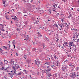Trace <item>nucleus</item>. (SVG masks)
Returning a JSON list of instances; mask_svg holds the SVG:
<instances>
[{"label":"nucleus","instance_id":"obj_1","mask_svg":"<svg viewBox=\"0 0 79 79\" xmlns=\"http://www.w3.org/2000/svg\"><path fill=\"white\" fill-rule=\"evenodd\" d=\"M69 45L71 46H72L73 47H75V48H76V46H74V44H73V41L72 42H69Z\"/></svg>","mask_w":79,"mask_h":79},{"label":"nucleus","instance_id":"obj_2","mask_svg":"<svg viewBox=\"0 0 79 79\" xmlns=\"http://www.w3.org/2000/svg\"><path fill=\"white\" fill-rule=\"evenodd\" d=\"M11 69L10 67H7L6 69H4V71H6L7 72H9Z\"/></svg>","mask_w":79,"mask_h":79},{"label":"nucleus","instance_id":"obj_3","mask_svg":"<svg viewBox=\"0 0 79 79\" xmlns=\"http://www.w3.org/2000/svg\"><path fill=\"white\" fill-rule=\"evenodd\" d=\"M12 69L14 70V73L15 74H16V76H18V74L16 73V70H17V69H16V67H12Z\"/></svg>","mask_w":79,"mask_h":79},{"label":"nucleus","instance_id":"obj_4","mask_svg":"<svg viewBox=\"0 0 79 79\" xmlns=\"http://www.w3.org/2000/svg\"><path fill=\"white\" fill-rule=\"evenodd\" d=\"M10 48L9 47L8 48L7 47H6L5 46H3V48L5 49V50H7V51H8V52H9V51H10Z\"/></svg>","mask_w":79,"mask_h":79},{"label":"nucleus","instance_id":"obj_5","mask_svg":"<svg viewBox=\"0 0 79 79\" xmlns=\"http://www.w3.org/2000/svg\"><path fill=\"white\" fill-rule=\"evenodd\" d=\"M60 71L61 73H66V69H64L63 67H62L61 69H60Z\"/></svg>","mask_w":79,"mask_h":79},{"label":"nucleus","instance_id":"obj_6","mask_svg":"<svg viewBox=\"0 0 79 79\" xmlns=\"http://www.w3.org/2000/svg\"><path fill=\"white\" fill-rule=\"evenodd\" d=\"M13 19H14L15 21V23L16 24L18 23V20L17 19V18H12Z\"/></svg>","mask_w":79,"mask_h":79},{"label":"nucleus","instance_id":"obj_7","mask_svg":"<svg viewBox=\"0 0 79 79\" xmlns=\"http://www.w3.org/2000/svg\"><path fill=\"white\" fill-rule=\"evenodd\" d=\"M64 23H61L60 25V26L61 28V29H63L64 28Z\"/></svg>","mask_w":79,"mask_h":79},{"label":"nucleus","instance_id":"obj_8","mask_svg":"<svg viewBox=\"0 0 79 79\" xmlns=\"http://www.w3.org/2000/svg\"><path fill=\"white\" fill-rule=\"evenodd\" d=\"M52 9V10L54 11H56V7H55V5H53V6Z\"/></svg>","mask_w":79,"mask_h":79},{"label":"nucleus","instance_id":"obj_9","mask_svg":"<svg viewBox=\"0 0 79 79\" xmlns=\"http://www.w3.org/2000/svg\"><path fill=\"white\" fill-rule=\"evenodd\" d=\"M28 30H29V32H30V33H33V31H32V27H30L29 29H28Z\"/></svg>","mask_w":79,"mask_h":79},{"label":"nucleus","instance_id":"obj_10","mask_svg":"<svg viewBox=\"0 0 79 79\" xmlns=\"http://www.w3.org/2000/svg\"><path fill=\"white\" fill-rule=\"evenodd\" d=\"M8 76L9 77H11V78H12V77H13V75L10 73H8Z\"/></svg>","mask_w":79,"mask_h":79},{"label":"nucleus","instance_id":"obj_11","mask_svg":"<svg viewBox=\"0 0 79 79\" xmlns=\"http://www.w3.org/2000/svg\"><path fill=\"white\" fill-rule=\"evenodd\" d=\"M37 36H38V37H42V35L41 34H40V33L38 32L37 33Z\"/></svg>","mask_w":79,"mask_h":79},{"label":"nucleus","instance_id":"obj_12","mask_svg":"<svg viewBox=\"0 0 79 79\" xmlns=\"http://www.w3.org/2000/svg\"><path fill=\"white\" fill-rule=\"evenodd\" d=\"M79 71H78L76 73H76H75V77H78V76H79Z\"/></svg>","mask_w":79,"mask_h":79},{"label":"nucleus","instance_id":"obj_13","mask_svg":"<svg viewBox=\"0 0 79 79\" xmlns=\"http://www.w3.org/2000/svg\"><path fill=\"white\" fill-rule=\"evenodd\" d=\"M71 30L72 31H74L75 32L76 31H77V29L76 28H73L71 29Z\"/></svg>","mask_w":79,"mask_h":79},{"label":"nucleus","instance_id":"obj_14","mask_svg":"<svg viewBox=\"0 0 79 79\" xmlns=\"http://www.w3.org/2000/svg\"><path fill=\"white\" fill-rule=\"evenodd\" d=\"M5 27L2 24H0V28H4Z\"/></svg>","mask_w":79,"mask_h":79},{"label":"nucleus","instance_id":"obj_15","mask_svg":"<svg viewBox=\"0 0 79 79\" xmlns=\"http://www.w3.org/2000/svg\"><path fill=\"white\" fill-rule=\"evenodd\" d=\"M35 64H37L38 67H39V65L40 64L39 63V61H37L36 62H35Z\"/></svg>","mask_w":79,"mask_h":79},{"label":"nucleus","instance_id":"obj_16","mask_svg":"<svg viewBox=\"0 0 79 79\" xmlns=\"http://www.w3.org/2000/svg\"><path fill=\"white\" fill-rule=\"evenodd\" d=\"M4 63L5 64H7V63H8V61L6 60H4Z\"/></svg>","mask_w":79,"mask_h":79},{"label":"nucleus","instance_id":"obj_17","mask_svg":"<svg viewBox=\"0 0 79 79\" xmlns=\"http://www.w3.org/2000/svg\"><path fill=\"white\" fill-rule=\"evenodd\" d=\"M5 67H2V68H1L0 69H1L2 71H3H3H4V70H5Z\"/></svg>","mask_w":79,"mask_h":79},{"label":"nucleus","instance_id":"obj_18","mask_svg":"<svg viewBox=\"0 0 79 79\" xmlns=\"http://www.w3.org/2000/svg\"><path fill=\"white\" fill-rule=\"evenodd\" d=\"M10 64H15V61L13 60H11L10 61Z\"/></svg>","mask_w":79,"mask_h":79},{"label":"nucleus","instance_id":"obj_19","mask_svg":"<svg viewBox=\"0 0 79 79\" xmlns=\"http://www.w3.org/2000/svg\"><path fill=\"white\" fill-rule=\"evenodd\" d=\"M73 71H74V70L72 69L70 71V74H71V73H73Z\"/></svg>","mask_w":79,"mask_h":79},{"label":"nucleus","instance_id":"obj_20","mask_svg":"<svg viewBox=\"0 0 79 79\" xmlns=\"http://www.w3.org/2000/svg\"><path fill=\"white\" fill-rule=\"evenodd\" d=\"M68 62V59H67L66 60H64V63H67Z\"/></svg>","mask_w":79,"mask_h":79},{"label":"nucleus","instance_id":"obj_21","mask_svg":"<svg viewBox=\"0 0 79 79\" xmlns=\"http://www.w3.org/2000/svg\"><path fill=\"white\" fill-rule=\"evenodd\" d=\"M12 44H13V45H15V44H16V42L15 40H14L13 41V42L12 43Z\"/></svg>","mask_w":79,"mask_h":79},{"label":"nucleus","instance_id":"obj_22","mask_svg":"<svg viewBox=\"0 0 79 79\" xmlns=\"http://www.w3.org/2000/svg\"><path fill=\"white\" fill-rule=\"evenodd\" d=\"M76 71H79V66H77V67H76Z\"/></svg>","mask_w":79,"mask_h":79},{"label":"nucleus","instance_id":"obj_23","mask_svg":"<svg viewBox=\"0 0 79 79\" xmlns=\"http://www.w3.org/2000/svg\"><path fill=\"white\" fill-rule=\"evenodd\" d=\"M64 69H66L67 68H68V66L66 65H65L63 68Z\"/></svg>","mask_w":79,"mask_h":79},{"label":"nucleus","instance_id":"obj_24","mask_svg":"<svg viewBox=\"0 0 79 79\" xmlns=\"http://www.w3.org/2000/svg\"><path fill=\"white\" fill-rule=\"evenodd\" d=\"M23 71L26 74H27L28 73V72H27V71L26 70H23Z\"/></svg>","mask_w":79,"mask_h":79},{"label":"nucleus","instance_id":"obj_25","mask_svg":"<svg viewBox=\"0 0 79 79\" xmlns=\"http://www.w3.org/2000/svg\"><path fill=\"white\" fill-rule=\"evenodd\" d=\"M64 45H68V42L64 41Z\"/></svg>","mask_w":79,"mask_h":79},{"label":"nucleus","instance_id":"obj_26","mask_svg":"<svg viewBox=\"0 0 79 79\" xmlns=\"http://www.w3.org/2000/svg\"><path fill=\"white\" fill-rule=\"evenodd\" d=\"M51 68H52L53 69H55V68H56L55 66L54 65H52L51 66Z\"/></svg>","mask_w":79,"mask_h":79},{"label":"nucleus","instance_id":"obj_27","mask_svg":"<svg viewBox=\"0 0 79 79\" xmlns=\"http://www.w3.org/2000/svg\"><path fill=\"white\" fill-rule=\"evenodd\" d=\"M23 57L24 58H25V59H26L27 58V55H24V56Z\"/></svg>","mask_w":79,"mask_h":79},{"label":"nucleus","instance_id":"obj_28","mask_svg":"<svg viewBox=\"0 0 79 79\" xmlns=\"http://www.w3.org/2000/svg\"><path fill=\"white\" fill-rule=\"evenodd\" d=\"M1 36L2 38H5V35H2Z\"/></svg>","mask_w":79,"mask_h":79},{"label":"nucleus","instance_id":"obj_29","mask_svg":"<svg viewBox=\"0 0 79 79\" xmlns=\"http://www.w3.org/2000/svg\"><path fill=\"white\" fill-rule=\"evenodd\" d=\"M66 26V28H67V29H69V25H67Z\"/></svg>","mask_w":79,"mask_h":79},{"label":"nucleus","instance_id":"obj_30","mask_svg":"<svg viewBox=\"0 0 79 79\" xmlns=\"http://www.w3.org/2000/svg\"><path fill=\"white\" fill-rule=\"evenodd\" d=\"M22 74V73L21 72H19V73L17 74V75H18L19 76H20V75H21Z\"/></svg>","mask_w":79,"mask_h":79},{"label":"nucleus","instance_id":"obj_31","mask_svg":"<svg viewBox=\"0 0 79 79\" xmlns=\"http://www.w3.org/2000/svg\"><path fill=\"white\" fill-rule=\"evenodd\" d=\"M3 4H4V6H5V2H6L5 1H4L3 0Z\"/></svg>","mask_w":79,"mask_h":79},{"label":"nucleus","instance_id":"obj_32","mask_svg":"<svg viewBox=\"0 0 79 79\" xmlns=\"http://www.w3.org/2000/svg\"><path fill=\"white\" fill-rule=\"evenodd\" d=\"M45 64H46L47 65H48L49 66L50 65V64H49V63L48 62H46L45 63Z\"/></svg>","mask_w":79,"mask_h":79},{"label":"nucleus","instance_id":"obj_33","mask_svg":"<svg viewBox=\"0 0 79 79\" xmlns=\"http://www.w3.org/2000/svg\"><path fill=\"white\" fill-rule=\"evenodd\" d=\"M29 59H27L26 60V61H27V63H29Z\"/></svg>","mask_w":79,"mask_h":79},{"label":"nucleus","instance_id":"obj_34","mask_svg":"<svg viewBox=\"0 0 79 79\" xmlns=\"http://www.w3.org/2000/svg\"><path fill=\"white\" fill-rule=\"evenodd\" d=\"M66 52V53H67V54H68V53H69V52H70V51H67V52Z\"/></svg>","mask_w":79,"mask_h":79},{"label":"nucleus","instance_id":"obj_35","mask_svg":"<svg viewBox=\"0 0 79 79\" xmlns=\"http://www.w3.org/2000/svg\"><path fill=\"white\" fill-rule=\"evenodd\" d=\"M19 65H18L17 67H16V69H18V68H19Z\"/></svg>","mask_w":79,"mask_h":79},{"label":"nucleus","instance_id":"obj_36","mask_svg":"<svg viewBox=\"0 0 79 79\" xmlns=\"http://www.w3.org/2000/svg\"><path fill=\"white\" fill-rule=\"evenodd\" d=\"M51 59H52V60H54V59H53V57H52V55H51Z\"/></svg>","mask_w":79,"mask_h":79},{"label":"nucleus","instance_id":"obj_37","mask_svg":"<svg viewBox=\"0 0 79 79\" xmlns=\"http://www.w3.org/2000/svg\"><path fill=\"white\" fill-rule=\"evenodd\" d=\"M76 35H73V37L75 39V38H76Z\"/></svg>","mask_w":79,"mask_h":79},{"label":"nucleus","instance_id":"obj_38","mask_svg":"<svg viewBox=\"0 0 79 79\" xmlns=\"http://www.w3.org/2000/svg\"><path fill=\"white\" fill-rule=\"evenodd\" d=\"M33 52H35V48H33Z\"/></svg>","mask_w":79,"mask_h":79},{"label":"nucleus","instance_id":"obj_39","mask_svg":"<svg viewBox=\"0 0 79 79\" xmlns=\"http://www.w3.org/2000/svg\"><path fill=\"white\" fill-rule=\"evenodd\" d=\"M69 16L71 18V17H72V16H73L72 15H71V14H70L69 15Z\"/></svg>","mask_w":79,"mask_h":79},{"label":"nucleus","instance_id":"obj_40","mask_svg":"<svg viewBox=\"0 0 79 79\" xmlns=\"http://www.w3.org/2000/svg\"><path fill=\"white\" fill-rule=\"evenodd\" d=\"M48 11H49V12L50 14H51V13H52V11H50V10H49Z\"/></svg>","mask_w":79,"mask_h":79},{"label":"nucleus","instance_id":"obj_41","mask_svg":"<svg viewBox=\"0 0 79 79\" xmlns=\"http://www.w3.org/2000/svg\"><path fill=\"white\" fill-rule=\"evenodd\" d=\"M14 9H12V10H11V12H15L14 11Z\"/></svg>","mask_w":79,"mask_h":79},{"label":"nucleus","instance_id":"obj_42","mask_svg":"<svg viewBox=\"0 0 79 79\" xmlns=\"http://www.w3.org/2000/svg\"><path fill=\"white\" fill-rule=\"evenodd\" d=\"M54 57L55 59H57V57H56V56H54Z\"/></svg>","mask_w":79,"mask_h":79},{"label":"nucleus","instance_id":"obj_43","mask_svg":"<svg viewBox=\"0 0 79 79\" xmlns=\"http://www.w3.org/2000/svg\"><path fill=\"white\" fill-rule=\"evenodd\" d=\"M60 16H62V17H63V16H64V14H60Z\"/></svg>","mask_w":79,"mask_h":79},{"label":"nucleus","instance_id":"obj_44","mask_svg":"<svg viewBox=\"0 0 79 79\" xmlns=\"http://www.w3.org/2000/svg\"><path fill=\"white\" fill-rule=\"evenodd\" d=\"M27 16V13H26V14H25L24 16Z\"/></svg>","mask_w":79,"mask_h":79},{"label":"nucleus","instance_id":"obj_45","mask_svg":"<svg viewBox=\"0 0 79 79\" xmlns=\"http://www.w3.org/2000/svg\"><path fill=\"white\" fill-rule=\"evenodd\" d=\"M48 71H50V70H51V69H48Z\"/></svg>","mask_w":79,"mask_h":79},{"label":"nucleus","instance_id":"obj_46","mask_svg":"<svg viewBox=\"0 0 79 79\" xmlns=\"http://www.w3.org/2000/svg\"><path fill=\"white\" fill-rule=\"evenodd\" d=\"M14 66H15V67H15V68H16V66H17V64H14Z\"/></svg>","mask_w":79,"mask_h":79},{"label":"nucleus","instance_id":"obj_47","mask_svg":"<svg viewBox=\"0 0 79 79\" xmlns=\"http://www.w3.org/2000/svg\"><path fill=\"white\" fill-rule=\"evenodd\" d=\"M47 59H45V60H50V58L48 57L47 58Z\"/></svg>","mask_w":79,"mask_h":79},{"label":"nucleus","instance_id":"obj_48","mask_svg":"<svg viewBox=\"0 0 79 79\" xmlns=\"http://www.w3.org/2000/svg\"><path fill=\"white\" fill-rule=\"evenodd\" d=\"M24 37H25V39H24V40H27V39H26L27 38V37H26V36H24Z\"/></svg>","mask_w":79,"mask_h":79},{"label":"nucleus","instance_id":"obj_49","mask_svg":"<svg viewBox=\"0 0 79 79\" xmlns=\"http://www.w3.org/2000/svg\"><path fill=\"white\" fill-rule=\"evenodd\" d=\"M48 70H45V73H48Z\"/></svg>","mask_w":79,"mask_h":79},{"label":"nucleus","instance_id":"obj_50","mask_svg":"<svg viewBox=\"0 0 79 79\" xmlns=\"http://www.w3.org/2000/svg\"><path fill=\"white\" fill-rule=\"evenodd\" d=\"M55 26L57 27V28H58V25H55Z\"/></svg>","mask_w":79,"mask_h":79},{"label":"nucleus","instance_id":"obj_51","mask_svg":"<svg viewBox=\"0 0 79 79\" xmlns=\"http://www.w3.org/2000/svg\"><path fill=\"white\" fill-rule=\"evenodd\" d=\"M72 67L73 68L72 69L74 70V68H75V67Z\"/></svg>","mask_w":79,"mask_h":79},{"label":"nucleus","instance_id":"obj_52","mask_svg":"<svg viewBox=\"0 0 79 79\" xmlns=\"http://www.w3.org/2000/svg\"><path fill=\"white\" fill-rule=\"evenodd\" d=\"M40 52H42V49H41L39 50Z\"/></svg>","mask_w":79,"mask_h":79},{"label":"nucleus","instance_id":"obj_53","mask_svg":"<svg viewBox=\"0 0 79 79\" xmlns=\"http://www.w3.org/2000/svg\"><path fill=\"white\" fill-rule=\"evenodd\" d=\"M54 5H55V6H56V7H57V5H58V4H54Z\"/></svg>","mask_w":79,"mask_h":79},{"label":"nucleus","instance_id":"obj_54","mask_svg":"<svg viewBox=\"0 0 79 79\" xmlns=\"http://www.w3.org/2000/svg\"><path fill=\"white\" fill-rule=\"evenodd\" d=\"M23 13H26V11H25L24 10H23Z\"/></svg>","mask_w":79,"mask_h":79},{"label":"nucleus","instance_id":"obj_55","mask_svg":"<svg viewBox=\"0 0 79 79\" xmlns=\"http://www.w3.org/2000/svg\"><path fill=\"white\" fill-rule=\"evenodd\" d=\"M48 76H49V77H50V76H51V74H48Z\"/></svg>","mask_w":79,"mask_h":79},{"label":"nucleus","instance_id":"obj_56","mask_svg":"<svg viewBox=\"0 0 79 79\" xmlns=\"http://www.w3.org/2000/svg\"><path fill=\"white\" fill-rule=\"evenodd\" d=\"M1 30L2 31H5V30H4V29H3V28Z\"/></svg>","mask_w":79,"mask_h":79},{"label":"nucleus","instance_id":"obj_57","mask_svg":"<svg viewBox=\"0 0 79 79\" xmlns=\"http://www.w3.org/2000/svg\"><path fill=\"white\" fill-rule=\"evenodd\" d=\"M3 64V62H1L0 63V65H2Z\"/></svg>","mask_w":79,"mask_h":79},{"label":"nucleus","instance_id":"obj_58","mask_svg":"<svg viewBox=\"0 0 79 79\" xmlns=\"http://www.w3.org/2000/svg\"><path fill=\"white\" fill-rule=\"evenodd\" d=\"M64 24H65V26H66V25H68V24L67 23H65Z\"/></svg>","mask_w":79,"mask_h":79},{"label":"nucleus","instance_id":"obj_59","mask_svg":"<svg viewBox=\"0 0 79 79\" xmlns=\"http://www.w3.org/2000/svg\"><path fill=\"white\" fill-rule=\"evenodd\" d=\"M77 21H78V22H79V18H78V19L77 20Z\"/></svg>","mask_w":79,"mask_h":79},{"label":"nucleus","instance_id":"obj_60","mask_svg":"<svg viewBox=\"0 0 79 79\" xmlns=\"http://www.w3.org/2000/svg\"><path fill=\"white\" fill-rule=\"evenodd\" d=\"M43 73H45V70H43Z\"/></svg>","mask_w":79,"mask_h":79},{"label":"nucleus","instance_id":"obj_61","mask_svg":"<svg viewBox=\"0 0 79 79\" xmlns=\"http://www.w3.org/2000/svg\"><path fill=\"white\" fill-rule=\"evenodd\" d=\"M32 18H33V19H34L33 20L34 21H35V18H34V17H33Z\"/></svg>","mask_w":79,"mask_h":79},{"label":"nucleus","instance_id":"obj_62","mask_svg":"<svg viewBox=\"0 0 79 79\" xmlns=\"http://www.w3.org/2000/svg\"><path fill=\"white\" fill-rule=\"evenodd\" d=\"M14 46V49H15V45H13Z\"/></svg>","mask_w":79,"mask_h":79},{"label":"nucleus","instance_id":"obj_63","mask_svg":"<svg viewBox=\"0 0 79 79\" xmlns=\"http://www.w3.org/2000/svg\"><path fill=\"white\" fill-rule=\"evenodd\" d=\"M56 66H58V63H57V64H56Z\"/></svg>","mask_w":79,"mask_h":79},{"label":"nucleus","instance_id":"obj_64","mask_svg":"<svg viewBox=\"0 0 79 79\" xmlns=\"http://www.w3.org/2000/svg\"><path fill=\"white\" fill-rule=\"evenodd\" d=\"M60 42H62V39H60Z\"/></svg>","mask_w":79,"mask_h":79}]
</instances>
